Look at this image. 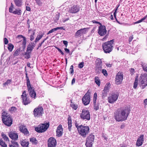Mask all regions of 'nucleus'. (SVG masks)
<instances>
[{"label": "nucleus", "mask_w": 147, "mask_h": 147, "mask_svg": "<svg viewBox=\"0 0 147 147\" xmlns=\"http://www.w3.org/2000/svg\"><path fill=\"white\" fill-rule=\"evenodd\" d=\"M130 111V109L127 107L121 108L118 109L114 113L115 119L117 121L119 122L126 120Z\"/></svg>", "instance_id": "obj_1"}, {"label": "nucleus", "mask_w": 147, "mask_h": 147, "mask_svg": "<svg viewBox=\"0 0 147 147\" xmlns=\"http://www.w3.org/2000/svg\"><path fill=\"white\" fill-rule=\"evenodd\" d=\"M2 113V120L3 123L7 126H10L12 123V120L6 111L3 110Z\"/></svg>", "instance_id": "obj_2"}, {"label": "nucleus", "mask_w": 147, "mask_h": 147, "mask_svg": "<svg viewBox=\"0 0 147 147\" xmlns=\"http://www.w3.org/2000/svg\"><path fill=\"white\" fill-rule=\"evenodd\" d=\"M114 42V40H112L102 44V49L105 53H109L112 51Z\"/></svg>", "instance_id": "obj_3"}, {"label": "nucleus", "mask_w": 147, "mask_h": 147, "mask_svg": "<svg viewBox=\"0 0 147 147\" xmlns=\"http://www.w3.org/2000/svg\"><path fill=\"white\" fill-rule=\"evenodd\" d=\"M90 130V128L88 126H84L81 125L78 128V131L79 134L83 137H86L88 135Z\"/></svg>", "instance_id": "obj_4"}, {"label": "nucleus", "mask_w": 147, "mask_h": 147, "mask_svg": "<svg viewBox=\"0 0 147 147\" xmlns=\"http://www.w3.org/2000/svg\"><path fill=\"white\" fill-rule=\"evenodd\" d=\"M139 85L142 89L147 85V73L141 74L139 78Z\"/></svg>", "instance_id": "obj_5"}, {"label": "nucleus", "mask_w": 147, "mask_h": 147, "mask_svg": "<svg viewBox=\"0 0 147 147\" xmlns=\"http://www.w3.org/2000/svg\"><path fill=\"white\" fill-rule=\"evenodd\" d=\"M27 88L28 91L30 96L32 99H35L36 96V93L34 89L30 84V80H27Z\"/></svg>", "instance_id": "obj_6"}, {"label": "nucleus", "mask_w": 147, "mask_h": 147, "mask_svg": "<svg viewBox=\"0 0 147 147\" xmlns=\"http://www.w3.org/2000/svg\"><path fill=\"white\" fill-rule=\"evenodd\" d=\"M49 127V123H46L40 124L38 127L35 128V130L37 132L42 133L46 131Z\"/></svg>", "instance_id": "obj_7"}, {"label": "nucleus", "mask_w": 147, "mask_h": 147, "mask_svg": "<svg viewBox=\"0 0 147 147\" xmlns=\"http://www.w3.org/2000/svg\"><path fill=\"white\" fill-rule=\"evenodd\" d=\"M43 113V108L39 106L34 109L33 111V113L35 117H39L42 115Z\"/></svg>", "instance_id": "obj_8"}, {"label": "nucleus", "mask_w": 147, "mask_h": 147, "mask_svg": "<svg viewBox=\"0 0 147 147\" xmlns=\"http://www.w3.org/2000/svg\"><path fill=\"white\" fill-rule=\"evenodd\" d=\"M80 117L83 120H90V115L89 111L85 109H83L80 115Z\"/></svg>", "instance_id": "obj_9"}, {"label": "nucleus", "mask_w": 147, "mask_h": 147, "mask_svg": "<svg viewBox=\"0 0 147 147\" xmlns=\"http://www.w3.org/2000/svg\"><path fill=\"white\" fill-rule=\"evenodd\" d=\"M119 94L117 93H113L110 94L108 98V102L111 104L113 103L117 100Z\"/></svg>", "instance_id": "obj_10"}, {"label": "nucleus", "mask_w": 147, "mask_h": 147, "mask_svg": "<svg viewBox=\"0 0 147 147\" xmlns=\"http://www.w3.org/2000/svg\"><path fill=\"white\" fill-rule=\"evenodd\" d=\"M94 138V135L90 134L87 138L86 145L87 147H92Z\"/></svg>", "instance_id": "obj_11"}, {"label": "nucleus", "mask_w": 147, "mask_h": 147, "mask_svg": "<svg viewBox=\"0 0 147 147\" xmlns=\"http://www.w3.org/2000/svg\"><path fill=\"white\" fill-rule=\"evenodd\" d=\"M98 31V34L101 36L105 35L107 32L106 27L101 24L99 26Z\"/></svg>", "instance_id": "obj_12"}, {"label": "nucleus", "mask_w": 147, "mask_h": 147, "mask_svg": "<svg viewBox=\"0 0 147 147\" xmlns=\"http://www.w3.org/2000/svg\"><path fill=\"white\" fill-rule=\"evenodd\" d=\"M123 79V75L122 72H118L116 76L115 83L117 85L121 84Z\"/></svg>", "instance_id": "obj_13"}, {"label": "nucleus", "mask_w": 147, "mask_h": 147, "mask_svg": "<svg viewBox=\"0 0 147 147\" xmlns=\"http://www.w3.org/2000/svg\"><path fill=\"white\" fill-rule=\"evenodd\" d=\"M21 98L23 103L25 105L31 102L29 99L27 97V94L26 91L23 92L22 94L21 95Z\"/></svg>", "instance_id": "obj_14"}, {"label": "nucleus", "mask_w": 147, "mask_h": 147, "mask_svg": "<svg viewBox=\"0 0 147 147\" xmlns=\"http://www.w3.org/2000/svg\"><path fill=\"white\" fill-rule=\"evenodd\" d=\"M88 28H84L78 30L75 33V36L78 37L84 34H86L88 32Z\"/></svg>", "instance_id": "obj_15"}, {"label": "nucleus", "mask_w": 147, "mask_h": 147, "mask_svg": "<svg viewBox=\"0 0 147 147\" xmlns=\"http://www.w3.org/2000/svg\"><path fill=\"white\" fill-rule=\"evenodd\" d=\"M83 103L85 105L88 104L90 101V98L89 95L86 94L82 98Z\"/></svg>", "instance_id": "obj_16"}, {"label": "nucleus", "mask_w": 147, "mask_h": 147, "mask_svg": "<svg viewBox=\"0 0 147 147\" xmlns=\"http://www.w3.org/2000/svg\"><path fill=\"white\" fill-rule=\"evenodd\" d=\"M48 147H55V139L53 137H51L48 140Z\"/></svg>", "instance_id": "obj_17"}, {"label": "nucleus", "mask_w": 147, "mask_h": 147, "mask_svg": "<svg viewBox=\"0 0 147 147\" xmlns=\"http://www.w3.org/2000/svg\"><path fill=\"white\" fill-rule=\"evenodd\" d=\"M102 62L101 59L98 58L96 61V69L100 70L102 68Z\"/></svg>", "instance_id": "obj_18"}, {"label": "nucleus", "mask_w": 147, "mask_h": 147, "mask_svg": "<svg viewBox=\"0 0 147 147\" xmlns=\"http://www.w3.org/2000/svg\"><path fill=\"white\" fill-rule=\"evenodd\" d=\"M63 129L61 125H60L57 127L56 131V136L58 137H60L62 136L63 134Z\"/></svg>", "instance_id": "obj_19"}, {"label": "nucleus", "mask_w": 147, "mask_h": 147, "mask_svg": "<svg viewBox=\"0 0 147 147\" xmlns=\"http://www.w3.org/2000/svg\"><path fill=\"white\" fill-rule=\"evenodd\" d=\"M144 141V135H142L140 136L137 141L136 145L137 146H141Z\"/></svg>", "instance_id": "obj_20"}, {"label": "nucleus", "mask_w": 147, "mask_h": 147, "mask_svg": "<svg viewBox=\"0 0 147 147\" xmlns=\"http://www.w3.org/2000/svg\"><path fill=\"white\" fill-rule=\"evenodd\" d=\"M9 136L11 138L14 140H17L18 138V134L15 131L10 132L9 134Z\"/></svg>", "instance_id": "obj_21"}, {"label": "nucleus", "mask_w": 147, "mask_h": 147, "mask_svg": "<svg viewBox=\"0 0 147 147\" xmlns=\"http://www.w3.org/2000/svg\"><path fill=\"white\" fill-rule=\"evenodd\" d=\"M19 128L20 131L24 135H29V132L25 126L21 125L20 126Z\"/></svg>", "instance_id": "obj_22"}, {"label": "nucleus", "mask_w": 147, "mask_h": 147, "mask_svg": "<svg viewBox=\"0 0 147 147\" xmlns=\"http://www.w3.org/2000/svg\"><path fill=\"white\" fill-rule=\"evenodd\" d=\"M79 10V9L77 5H74L70 9L69 12L71 13H75L78 12Z\"/></svg>", "instance_id": "obj_23"}, {"label": "nucleus", "mask_w": 147, "mask_h": 147, "mask_svg": "<svg viewBox=\"0 0 147 147\" xmlns=\"http://www.w3.org/2000/svg\"><path fill=\"white\" fill-rule=\"evenodd\" d=\"M35 46V45H34L29 44L28 45L27 49V52L28 53H30Z\"/></svg>", "instance_id": "obj_24"}, {"label": "nucleus", "mask_w": 147, "mask_h": 147, "mask_svg": "<svg viewBox=\"0 0 147 147\" xmlns=\"http://www.w3.org/2000/svg\"><path fill=\"white\" fill-rule=\"evenodd\" d=\"M111 84L109 82L107 83L105 86L103 92H108L110 88Z\"/></svg>", "instance_id": "obj_25"}, {"label": "nucleus", "mask_w": 147, "mask_h": 147, "mask_svg": "<svg viewBox=\"0 0 147 147\" xmlns=\"http://www.w3.org/2000/svg\"><path fill=\"white\" fill-rule=\"evenodd\" d=\"M15 5L18 7H20L23 3L22 0H14Z\"/></svg>", "instance_id": "obj_26"}, {"label": "nucleus", "mask_w": 147, "mask_h": 147, "mask_svg": "<svg viewBox=\"0 0 147 147\" xmlns=\"http://www.w3.org/2000/svg\"><path fill=\"white\" fill-rule=\"evenodd\" d=\"M40 34H38L35 40V42H36L42 38L44 35V33L41 32Z\"/></svg>", "instance_id": "obj_27"}, {"label": "nucleus", "mask_w": 147, "mask_h": 147, "mask_svg": "<svg viewBox=\"0 0 147 147\" xmlns=\"http://www.w3.org/2000/svg\"><path fill=\"white\" fill-rule=\"evenodd\" d=\"M21 145L23 147H28L29 145V143L25 140H23L21 142Z\"/></svg>", "instance_id": "obj_28"}, {"label": "nucleus", "mask_w": 147, "mask_h": 147, "mask_svg": "<svg viewBox=\"0 0 147 147\" xmlns=\"http://www.w3.org/2000/svg\"><path fill=\"white\" fill-rule=\"evenodd\" d=\"M68 129L70 131L71 129V117H69L68 119Z\"/></svg>", "instance_id": "obj_29"}, {"label": "nucleus", "mask_w": 147, "mask_h": 147, "mask_svg": "<svg viewBox=\"0 0 147 147\" xmlns=\"http://www.w3.org/2000/svg\"><path fill=\"white\" fill-rule=\"evenodd\" d=\"M11 142V144L9 145V147H18V144L17 142L13 141Z\"/></svg>", "instance_id": "obj_30"}, {"label": "nucleus", "mask_w": 147, "mask_h": 147, "mask_svg": "<svg viewBox=\"0 0 147 147\" xmlns=\"http://www.w3.org/2000/svg\"><path fill=\"white\" fill-rule=\"evenodd\" d=\"M13 13L15 14H17L18 15H20L22 14V11L20 9H16L14 11V12H13Z\"/></svg>", "instance_id": "obj_31"}, {"label": "nucleus", "mask_w": 147, "mask_h": 147, "mask_svg": "<svg viewBox=\"0 0 147 147\" xmlns=\"http://www.w3.org/2000/svg\"><path fill=\"white\" fill-rule=\"evenodd\" d=\"M138 77H137L135 79V82L134 84L133 88L134 89H136L138 86Z\"/></svg>", "instance_id": "obj_32"}, {"label": "nucleus", "mask_w": 147, "mask_h": 147, "mask_svg": "<svg viewBox=\"0 0 147 147\" xmlns=\"http://www.w3.org/2000/svg\"><path fill=\"white\" fill-rule=\"evenodd\" d=\"M94 80L95 83L98 86L100 85V81L99 78L97 77H95L94 78Z\"/></svg>", "instance_id": "obj_33"}, {"label": "nucleus", "mask_w": 147, "mask_h": 147, "mask_svg": "<svg viewBox=\"0 0 147 147\" xmlns=\"http://www.w3.org/2000/svg\"><path fill=\"white\" fill-rule=\"evenodd\" d=\"M13 47L14 46L11 43H9L8 44L7 48L8 50L10 52H11L12 51Z\"/></svg>", "instance_id": "obj_34"}, {"label": "nucleus", "mask_w": 147, "mask_h": 147, "mask_svg": "<svg viewBox=\"0 0 147 147\" xmlns=\"http://www.w3.org/2000/svg\"><path fill=\"white\" fill-rule=\"evenodd\" d=\"M18 38H23V44L24 45H25L26 44V38L25 37H24L22 35H19L18 36Z\"/></svg>", "instance_id": "obj_35"}, {"label": "nucleus", "mask_w": 147, "mask_h": 147, "mask_svg": "<svg viewBox=\"0 0 147 147\" xmlns=\"http://www.w3.org/2000/svg\"><path fill=\"white\" fill-rule=\"evenodd\" d=\"M14 8L13 6V4L12 3H11V6L9 8V12L13 13V12H14Z\"/></svg>", "instance_id": "obj_36"}, {"label": "nucleus", "mask_w": 147, "mask_h": 147, "mask_svg": "<svg viewBox=\"0 0 147 147\" xmlns=\"http://www.w3.org/2000/svg\"><path fill=\"white\" fill-rule=\"evenodd\" d=\"M30 141L33 144H36L37 143V140L34 138H32L30 139Z\"/></svg>", "instance_id": "obj_37"}, {"label": "nucleus", "mask_w": 147, "mask_h": 147, "mask_svg": "<svg viewBox=\"0 0 147 147\" xmlns=\"http://www.w3.org/2000/svg\"><path fill=\"white\" fill-rule=\"evenodd\" d=\"M20 52V49H17L13 53V55L14 56H17L19 55Z\"/></svg>", "instance_id": "obj_38"}, {"label": "nucleus", "mask_w": 147, "mask_h": 147, "mask_svg": "<svg viewBox=\"0 0 147 147\" xmlns=\"http://www.w3.org/2000/svg\"><path fill=\"white\" fill-rule=\"evenodd\" d=\"M0 144L3 147H7V145L1 139H0Z\"/></svg>", "instance_id": "obj_39"}, {"label": "nucleus", "mask_w": 147, "mask_h": 147, "mask_svg": "<svg viewBox=\"0 0 147 147\" xmlns=\"http://www.w3.org/2000/svg\"><path fill=\"white\" fill-rule=\"evenodd\" d=\"M97 93H94V97H93V103L94 104H95L96 103V100L97 99Z\"/></svg>", "instance_id": "obj_40"}, {"label": "nucleus", "mask_w": 147, "mask_h": 147, "mask_svg": "<svg viewBox=\"0 0 147 147\" xmlns=\"http://www.w3.org/2000/svg\"><path fill=\"white\" fill-rule=\"evenodd\" d=\"M1 136L3 138L5 141L9 140V139L8 137L6 136V135L4 134L3 133L1 134Z\"/></svg>", "instance_id": "obj_41"}, {"label": "nucleus", "mask_w": 147, "mask_h": 147, "mask_svg": "<svg viewBox=\"0 0 147 147\" xmlns=\"http://www.w3.org/2000/svg\"><path fill=\"white\" fill-rule=\"evenodd\" d=\"M16 107H13L9 109V110L11 113H13L16 111Z\"/></svg>", "instance_id": "obj_42"}, {"label": "nucleus", "mask_w": 147, "mask_h": 147, "mask_svg": "<svg viewBox=\"0 0 147 147\" xmlns=\"http://www.w3.org/2000/svg\"><path fill=\"white\" fill-rule=\"evenodd\" d=\"M102 72L105 76H108L107 72L106 69H102Z\"/></svg>", "instance_id": "obj_43"}, {"label": "nucleus", "mask_w": 147, "mask_h": 147, "mask_svg": "<svg viewBox=\"0 0 147 147\" xmlns=\"http://www.w3.org/2000/svg\"><path fill=\"white\" fill-rule=\"evenodd\" d=\"M71 107L73 109L76 110L78 108V106L76 105L72 104H71Z\"/></svg>", "instance_id": "obj_44"}, {"label": "nucleus", "mask_w": 147, "mask_h": 147, "mask_svg": "<svg viewBox=\"0 0 147 147\" xmlns=\"http://www.w3.org/2000/svg\"><path fill=\"white\" fill-rule=\"evenodd\" d=\"M143 69L145 71L147 72V65L146 64H143L142 65Z\"/></svg>", "instance_id": "obj_45"}, {"label": "nucleus", "mask_w": 147, "mask_h": 147, "mask_svg": "<svg viewBox=\"0 0 147 147\" xmlns=\"http://www.w3.org/2000/svg\"><path fill=\"white\" fill-rule=\"evenodd\" d=\"M37 5L39 6H41L42 3L40 0H35Z\"/></svg>", "instance_id": "obj_46"}, {"label": "nucleus", "mask_w": 147, "mask_h": 147, "mask_svg": "<svg viewBox=\"0 0 147 147\" xmlns=\"http://www.w3.org/2000/svg\"><path fill=\"white\" fill-rule=\"evenodd\" d=\"M30 53H28V52L26 53L25 55V57L27 59L29 58L30 57Z\"/></svg>", "instance_id": "obj_47"}, {"label": "nucleus", "mask_w": 147, "mask_h": 147, "mask_svg": "<svg viewBox=\"0 0 147 147\" xmlns=\"http://www.w3.org/2000/svg\"><path fill=\"white\" fill-rule=\"evenodd\" d=\"M11 82V80H7L6 82L3 84V85H8L9 84H10Z\"/></svg>", "instance_id": "obj_48"}, {"label": "nucleus", "mask_w": 147, "mask_h": 147, "mask_svg": "<svg viewBox=\"0 0 147 147\" xmlns=\"http://www.w3.org/2000/svg\"><path fill=\"white\" fill-rule=\"evenodd\" d=\"M35 34V32H33V33L30 36V40L31 41H32L34 38V36Z\"/></svg>", "instance_id": "obj_49"}, {"label": "nucleus", "mask_w": 147, "mask_h": 147, "mask_svg": "<svg viewBox=\"0 0 147 147\" xmlns=\"http://www.w3.org/2000/svg\"><path fill=\"white\" fill-rule=\"evenodd\" d=\"M84 62H82L80 63L78 65V67L80 68H82L84 66Z\"/></svg>", "instance_id": "obj_50"}, {"label": "nucleus", "mask_w": 147, "mask_h": 147, "mask_svg": "<svg viewBox=\"0 0 147 147\" xmlns=\"http://www.w3.org/2000/svg\"><path fill=\"white\" fill-rule=\"evenodd\" d=\"M107 92H103L102 93V97L103 98L105 97L106 96Z\"/></svg>", "instance_id": "obj_51"}, {"label": "nucleus", "mask_w": 147, "mask_h": 147, "mask_svg": "<svg viewBox=\"0 0 147 147\" xmlns=\"http://www.w3.org/2000/svg\"><path fill=\"white\" fill-rule=\"evenodd\" d=\"M73 68L74 67L73 65H72L70 66V73L71 74H73L74 72Z\"/></svg>", "instance_id": "obj_52"}, {"label": "nucleus", "mask_w": 147, "mask_h": 147, "mask_svg": "<svg viewBox=\"0 0 147 147\" xmlns=\"http://www.w3.org/2000/svg\"><path fill=\"white\" fill-rule=\"evenodd\" d=\"M94 104V109L97 110L99 109V107L98 105L96 104V103Z\"/></svg>", "instance_id": "obj_53"}, {"label": "nucleus", "mask_w": 147, "mask_h": 147, "mask_svg": "<svg viewBox=\"0 0 147 147\" xmlns=\"http://www.w3.org/2000/svg\"><path fill=\"white\" fill-rule=\"evenodd\" d=\"M55 31V28H54L51 30H50L47 33V34H48L50 33H52V32Z\"/></svg>", "instance_id": "obj_54"}, {"label": "nucleus", "mask_w": 147, "mask_h": 147, "mask_svg": "<svg viewBox=\"0 0 147 147\" xmlns=\"http://www.w3.org/2000/svg\"><path fill=\"white\" fill-rule=\"evenodd\" d=\"M147 17V15L146 16L142 18L141 20H140V22H142L145 20Z\"/></svg>", "instance_id": "obj_55"}, {"label": "nucleus", "mask_w": 147, "mask_h": 147, "mask_svg": "<svg viewBox=\"0 0 147 147\" xmlns=\"http://www.w3.org/2000/svg\"><path fill=\"white\" fill-rule=\"evenodd\" d=\"M116 13H117V12L116 11H115L114 12V13L113 15H114V17L115 18V19H116V20L117 22L118 23H119V22L117 20L116 17Z\"/></svg>", "instance_id": "obj_56"}, {"label": "nucleus", "mask_w": 147, "mask_h": 147, "mask_svg": "<svg viewBox=\"0 0 147 147\" xmlns=\"http://www.w3.org/2000/svg\"><path fill=\"white\" fill-rule=\"evenodd\" d=\"M130 72L131 75H132L134 73V69L133 68L131 69L130 70Z\"/></svg>", "instance_id": "obj_57"}, {"label": "nucleus", "mask_w": 147, "mask_h": 147, "mask_svg": "<svg viewBox=\"0 0 147 147\" xmlns=\"http://www.w3.org/2000/svg\"><path fill=\"white\" fill-rule=\"evenodd\" d=\"M63 43L65 45L66 47H67V41L63 40Z\"/></svg>", "instance_id": "obj_58"}, {"label": "nucleus", "mask_w": 147, "mask_h": 147, "mask_svg": "<svg viewBox=\"0 0 147 147\" xmlns=\"http://www.w3.org/2000/svg\"><path fill=\"white\" fill-rule=\"evenodd\" d=\"M4 43L5 44H7L8 42V40L6 38H5L4 39Z\"/></svg>", "instance_id": "obj_59"}, {"label": "nucleus", "mask_w": 147, "mask_h": 147, "mask_svg": "<svg viewBox=\"0 0 147 147\" xmlns=\"http://www.w3.org/2000/svg\"><path fill=\"white\" fill-rule=\"evenodd\" d=\"M56 48L57 49L58 51L60 52V53H61V55H63L64 54L63 52L60 49L56 47Z\"/></svg>", "instance_id": "obj_60"}, {"label": "nucleus", "mask_w": 147, "mask_h": 147, "mask_svg": "<svg viewBox=\"0 0 147 147\" xmlns=\"http://www.w3.org/2000/svg\"><path fill=\"white\" fill-rule=\"evenodd\" d=\"M75 80H76L75 78H73L72 79V81H71V85H73L74 84H75Z\"/></svg>", "instance_id": "obj_61"}, {"label": "nucleus", "mask_w": 147, "mask_h": 147, "mask_svg": "<svg viewBox=\"0 0 147 147\" xmlns=\"http://www.w3.org/2000/svg\"><path fill=\"white\" fill-rule=\"evenodd\" d=\"M144 104L145 106H146L147 105V99H146L144 100Z\"/></svg>", "instance_id": "obj_62"}, {"label": "nucleus", "mask_w": 147, "mask_h": 147, "mask_svg": "<svg viewBox=\"0 0 147 147\" xmlns=\"http://www.w3.org/2000/svg\"><path fill=\"white\" fill-rule=\"evenodd\" d=\"M58 14H57L56 15V20H58L59 19V16H60V13H57Z\"/></svg>", "instance_id": "obj_63"}, {"label": "nucleus", "mask_w": 147, "mask_h": 147, "mask_svg": "<svg viewBox=\"0 0 147 147\" xmlns=\"http://www.w3.org/2000/svg\"><path fill=\"white\" fill-rule=\"evenodd\" d=\"M133 38V35H132V36H130L129 38V42H131L132 41V40Z\"/></svg>", "instance_id": "obj_64"}]
</instances>
